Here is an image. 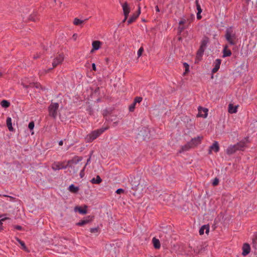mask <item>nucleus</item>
I'll return each mask as SVG.
<instances>
[{
  "instance_id": "obj_1",
  "label": "nucleus",
  "mask_w": 257,
  "mask_h": 257,
  "mask_svg": "<svg viewBox=\"0 0 257 257\" xmlns=\"http://www.w3.org/2000/svg\"><path fill=\"white\" fill-rule=\"evenodd\" d=\"M108 125L105 127H102L99 129L93 131L91 132L89 134L87 135L85 138V140L87 142L91 143L95 139L97 138L100 136L104 131L107 130L109 128Z\"/></svg>"
},
{
  "instance_id": "obj_2",
  "label": "nucleus",
  "mask_w": 257,
  "mask_h": 257,
  "mask_svg": "<svg viewBox=\"0 0 257 257\" xmlns=\"http://www.w3.org/2000/svg\"><path fill=\"white\" fill-rule=\"evenodd\" d=\"M225 37L229 44L231 45H235V40L236 39V37L235 34L233 33V29L232 27H229L226 29Z\"/></svg>"
},
{
  "instance_id": "obj_3",
  "label": "nucleus",
  "mask_w": 257,
  "mask_h": 257,
  "mask_svg": "<svg viewBox=\"0 0 257 257\" xmlns=\"http://www.w3.org/2000/svg\"><path fill=\"white\" fill-rule=\"evenodd\" d=\"M59 107V104L57 102H52L48 107L49 115L54 119L57 117Z\"/></svg>"
},
{
  "instance_id": "obj_4",
  "label": "nucleus",
  "mask_w": 257,
  "mask_h": 257,
  "mask_svg": "<svg viewBox=\"0 0 257 257\" xmlns=\"http://www.w3.org/2000/svg\"><path fill=\"white\" fill-rule=\"evenodd\" d=\"M121 7L123 10V14L124 16V19L122 20V22H125L128 17L129 14L131 12V8L127 2H124L121 4Z\"/></svg>"
},
{
  "instance_id": "obj_5",
  "label": "nucleus",
  "mask_w": 257,
  "mask_h": 257,
  "mask_svg": "<svg viewBox=\"0 0 257 257\" xmlns=\"http://www.w3.org/2000/svg\"><path fill=\"white\" fill-rule=\"evenodd\" d=\"M52 169L54 171H57L61 169H66L67 165L66 164V161H61V162H54L51 166Z\"/></svg>"
},
{
  "instance_id": "obj_6",
  "label": "nucleus",
  "mask_w": 257,
  "mask_h": 257,
  "mask_svg": "<svg viewBox=\"0 0 257 257\" xmlns=\"http://www.w3.org/2000/svg\"><path fill=\"white\" fill-rule=\"evenodd\" d=\"M64 59V55L61 53L57 55L53 59L52 62L53 69L58 65L62 64Z\"/></svg>"
},
{
  "instance_id": "obj_7",
  "label": "nucleus",
  "mask_w": 257,
  "mask_h": 257,
  "mask_svg": "<svg viewBox=\"0 0 257 257\" xmlns=\"http://www.w3.org/2000/svg\"><path fill=\"white\" fill-rule=\"evenodd\" d=\"M141 13V7H138V10L134 13L128 19L127 23V25H130L133 23L135 22L136 20L138 18Z\"/></svg>"
},
{
  "instance_id": "obj_8",
  "label": "nucleus",
  "mask_w": 257,
  "mask_h": 257,
  "mask_svg": "<svg viewBox=\"0 0 257 257\" xmlns=\"http://www.w3.org/2000/svg\"><path fill=\"white\" fill-rule=\"evenodd\" d=\"M248 143V139H245L243 140L240 141L236 144H235V147L237 151H243L246 147V144Z\"/></svg>"
},
{
  "instance_id": "obj_9",
  "label": "nucleus",
  "mask_w": 257,
  "mask_h": 257,
  "mask_svg": "<svg viewBox=\"0 0 257 257\" xmlns=\"http://www.w3.org/2000/svg\"><path fill=\"white\" fill-rule=\"evenodd\" d=\"M82 160L81 157L75 156L72 159L66 161L67 167H71L73 164H76Z\"/></svg>"
},
{
  "instance_id": "obj_10",
  "label": "nucleus",
  "mask_w": 257,
  "mask_h": 257,
  "mask_svg": "<svg viewBox=\"0 0 257 257\" xmlns=\"http://www.w3.org/2000/svg\"><path fill=\"white\" fill-rule=\"evenodd\" d=\"M202 139L203 137L198 136L197 137L192 139L189 143L192 148H194L201 143Z\"/></svg>"
},
{
  "instance_id": "obj_11",
  "label": "nucleus",
  "mask_w": 257,
  "mask_h": 257,
  "mask_svg": "<svg viewBox=\"0 0 257 257\" xmlns=\"http://www.w3.org/2000/svg\"><path fill=\"white\" fill-rule=\"evenodd\" d=\"M198 110V113L197 114V117H201L203 118L207 117L208 111V109L207 108L199 106Z\"/></svg>"
},
{
  "instance_id": "obj_12",
  "label": "nucleus",
  "mask_w": 257,
  "mask_h": 257,
  "mask_svg": "<svg viewBox=\"0 0 257 257\" xmlns=\"http://www.w3.org/2000/svg\"><path fill=\"white\" fill-rule=\"evenodd\" d=\"M242 255L243 256H246L250 252V245L247 243H244L243 244L242 247Z\"/></svg>"
},
{
  "instance_id": "obj_13",
  "label": "nucleus",
  "mask_w": 257,
  "mask_h": 257,
  "mask_svg": "<svg viewBox=\"0 0 257 257\" xmlns=\"http://www.w3.org/2000/svg\"><path fill=\"white\" fill-rule=\"evenodd\" d=\"M102 44V43L100 41L95 40L92 42V49L91 50V52L92 53L94 51L99 50Z\"/></svg>"
},
{
  "instance_id": "obj_14",
  "label": "nucleus",
  "mask_w": 257,
  "mask_h": 257,
  "mask_svg": "<svg viewBox=\"0 0 257 257\" xmlns=\"http://www.w3.org/2000/svg\"><path fill=\"white\" fill-rule=\"evenodd\" d=\"M217 153L219 151V146L217 142H215L209 148V154H211L212 151Z\"/></svg>"
},
{
  "instance_id": "obj_15",
  "label": "nucleus",
  "mask_w": 257,
  "mask_h": 257,
  "mask_svg": "<svg viewBox=\"0 0 257 257\" xmlns=\"http://www.w3.org/2000/svg\"><path fill=\"white\" fill-rule=\"evenodd\" d=\"M195 4L196 6V9L197 10V19L198 20H200L202 18V16H201V13L202 12L201 6L199 3V0L195 1Z\"/></svg>"
},
{
  "instance_id": "obj_16",
  "label": "nucleus",
  "mask_w": 257,
  "mask_h": 257,
  "mask_svg": "<svg viewBox=\"0 0 257 257\" xmlns=\"http://www.w3.org/2000/svg\"><path fill=\"white\" fill-rule=\"evenodd\" d=\"M221 60L220 59H217L215 61V65L214 68L212 70V72L213 73H216L219 69L220 66L221 64Z\"/></svg>"
},
{
  "instance_id": "obj_17",
  "label": "nucleus",
  "mask_w": 257,
  "mask_h": 257,
  "mask_svg": "<svg viewBox=\"0 0 257 257\" xmlns=\"http://www.w3.org/2000/svg\"><path fill=\"white\" fill-rule=\"evenodd\" d=\"M238 107V105L234 106L232 103L229 104L228 109V112L231 114L236 113Z\"/></svg>"
},
{
  "instance_id": "obj_18",
  "label": "nucleus",
  "mask_w": 257,
  "mask_h": 257,
  "mask_svg": "<svg viewBox=\"0 0 257 257\" xmlns=\"http://www.w3.org/2000/svg\"><path fill=\"white\" fill-rule=\"evenodd\" d=\"M191 149H192V147L189 142L186 144L181 147V149L179 151V153H181L184 152H186Z\"/></svg>"
},
{
  "instance_id": "obj_19",
  "label": "nucleus",
  "mask_w": 257,
  "mask_h": 257,
  "mask_svg": "<svg viewBox=\"0 0 257 257\" xmlns=\"http://www.w3.org/2000/svg\"><path fill=\"white\" fill-rule=\"evenodd\" d=\"M237 151L235 145L229 146L226 149V153L228 155H231Z\"/></svg>"
},
{
  "instance_id": "obj_20",
  "label": "nucleus",
  "mask_w": 257,
  "mask_h": 257,
  "mask_svg": "<svg viewBox=\"0 0 257 257\" xmlns=\"http://www.w3.org/2000/svg\"><path fill=\"white\" fill-rule=\"evenodd\" d=\"M231 55V51L228 48V46L225 45L223 49V57H226L230 56Z\"/></svg>"
},
{
  "instance_id": "obj_21",
  "label": "nucleus",
  "mask_w": 257,
  "mask_h": 257,
  "mask_svg": "<svg viewBox=\"0 0 257 257\" xmlns=\"http://www.w3.org/2000/svg\"><path fill=\"white\" fill-rule=\"evenodd\" d=\"M208 42H209V39L206 37H204L201 42V45H200V48L205 50V49L207 47V45L208 43Z\"/></svg>"
},
{
  "instance_id": "obj_22",
  "label": "nucleus",
  "mask_w": 257,
  "mask_h": 257,
  "mask_svg": "<svg viewBox=\"0 0 257 257\" xmlns=\"http://www.w3.org/2000/svg\"><path fill=\"white\" fill-rule=\"evenodd\" d=\"M205 230L206 233L208 234L209 232V227L207 225H204L200 228L199 232L200 235H203Z\"/></svg>"
},
{
  "instance_id": "obj_23",
  "label": "nucleus",
  "mask_w": 257,
  "mask_h": 257,
  "mask_svg": "<svg viewBox=\"0 0 257 257\" xmlns=\"http://www.w3.org/2000/svg\"><path fill=\"white\" fill-rule=\"evenodd\" d=\"M52 69H53V68H50L49 69H42L39 70L38 72V75L39 77H42L43 76L45 75L48 73H49Z\"/></svg>"
},
{
  "instance_id": "obj_24",
  "label": "nucleus",
  "mask_w": 257,
  "mask_h": 257,
  "mask_svg": "<svg viewBox=\"0 0 257 257\" xmlns=\"http://www.w3.org/2000/svg\"><path fill=\"white\" fill-rule=\"evenodd\" d=\"M152 242L154 247L156 249H159L161 247V244L160 240L156 237H153L152 239Z\"/></svg>"
},
{
  "instance_id": "obj_25",
  "label": "nucleus",
  "mask_w": 257,
  "mask_h": 257,
  "mask_svg": "<svg viewBox=\"0 0 257 257\" xmlns=\"http://www.w3.org/2000/svg\"><path fill=\"white\" fill-rule=\"evenodd\" d=\"M79 190L78 187L74 186L73 184L70 185L68 187V190L73 193H77Z\"/></svg>"
},
{
  "instance_id": "obj_26",
  "label": "nucleus",
  "mask_w": 257,
  "mask_h": 257,
  "mask_svg": "<svg viewBox=\"0 0 257 257\" xmlns=\"http://www.w3.org/2000/svg\"><path fill=\"white\" fill-rule=\"evenodd\" d=\"M6 122L9 130L11 132H13L14 128L12 125V118L10 117H7Z\"/></svg>"
},
{
  "instance_id": "obj_27",
  "label": "nucleus",
  "mask_w": 257,
  "mask_h": 257,
  "mask_svg": "<svg viewBox=\"0 0 257 257\" xmlns=\"http://www.w3.org/2000/svg\"><path fill=\"white\" fill-rule=\"evenodd\" d=\"M22 84L24 86V87H25L26 88H28L29 86H30V87L33 86V87H35L37 88H42V86L40 84V83H37V82L35 83L30 84L29 85H28L25 84L23 82H22Z\"/></svg>"
},
{
  "instance_id": "obj_28",
  "label": "nucleus",
  "mask_w": 257,
  "mask_h": 257,
  "mask_svg": "<svg viewBox=\"0 0 257 257\" xmlns=\"http://www.w3.org/2000/svg\"><path fill=\"white\" fill-rule=\"evenodd\" d=\"M102 182V179L99 176L97 175L96 178H93L90 182L93 184H99Z\"/></svg>"
},
{
  "instance_id": "obj_29",
  "label": "nucleus",
  "mask_w": 257,
  "mask_h": 257,
  "mask_svg": "<svg viewBox=\"0 0 257 257\" xmlns=\"http://www.w3.org/2000/svg\"><path fill=\"white\" fill-rule=\"evenodd\" d=\"M186 23H187V20H186L185 19H182L179 21V28L181 31H182L183 30H184L185 29V28L184 26H182V25H184Z\"/></svg>"
},
{
  "instance_id": "obj_30",
  "label": "nucleus",
  "mask_w": 257,
  "mask_h": 257,
  "mask_svg": "<svg viewBox=\"0 0 257 257\" xmlns=\"http://www.w3.org/2000/svg\"><path fill=\"white\" fill-rule=\"evenodd\" d=\"M85 208H82L81 207H76L75 209V210L78 211L79 213L85 214L87 213V210L86 209L87 207L85 206Z\"/></svg>"
},
{
  "instance_id": "obj_31",
  "label": "nucleus",
  "mask_w": 257,
  "mask_h": 257,
  "mask_svg": "<svg viewBox=\"0 0 257 257\" xmlns=\"http://www.w3.org/2000/svg\"><path fill=\"white\" fill-rule=\"evenodd\" d=\"M183 66H184V68H185V71L183 72V75L186 76L189 72V67H189V64L186 62L183 63Z\"/></svg>"
},
{
  "instance_id": "obj_32",
  "label": "nucleus",
  "mask_w": 257,
  "mask_h": 257,
  "mask_svg": "<svg viewBox=\"0 0 257 257\" xmlns=\"http://www.w3.org/2000/svg\"><path fill=\"white\" fill-rule=\"evenodd\" d=\"M1 105L3 108H7L10 106V102L7 100H3L1 102Z\"/></svg>"
},
{
  "instance_id": "obj_33",
  "label": "nucleus",
  "mask_w": 257,
  "mask_h": 257,
  "mask_svg": "<svg viewBox=\"0 0 257 257\" xmlns=\"http://www.w3.org/2000/svg\"><path fill=\"white\" fill-rule=\"evenodd\" d=\"M87 19L85 20H81L78 18H75L73 21V24L75 26L80 25L84 23V21H86Z\"/></svg>"
},
{
  "instance_id": "obj_34",
  "label": "nucleus",
  "mask_w": 257,
  "mask_h": 257,
  "mask_svg": "<svg viewBox=\"0 0 257 257\" xmlns=\"http://www.w3.org/2000/svg\"><path fill=\"white\" fill-rule=\"evenodd\" d=\"M204 51L205 49L199 48L196 54V57L197 58H201L204 54Z\"/></svg>"
},
{
  "instance_id": "obj_35",
  "label": "nucleus",
  "mask_w": 257,
  "mask_h": 257,
  "mask_svg": "<svg viewBox=\"0 0 257 257\" xmlns=\"http://www.w3.org/2000/svg\"><path fill=\"white\" fill-rule=\"evenodd\" d=\"M252 246L256 248L257 246V234H254L252 238Z\"/></svg>"
},
{
  "instance_id": "obj_36",
  "label": "nucleus",
  "mask_w": 257,
  "mask_h": 257,
  "mask_svg": "<svg viewBox=\"0 0 257 257\" xmlns=\"http://www.w3.org/2000/svg\"><path fill=\"white\" fill-rule=\"evenodd\" d=\"M93 219H94V216H88L84 219V220L85 221V222L86 224H88V223L92 222L93 220Z\"/></svg>"
},
{
  "instance_id": "obj_37",
  "label": "nucleus",
  "mask_w": 257,
  "mask_h": 257,
  "mask_svg": "<svg viewBox=\"0 0 257 257\" xmlns=\"http://www.w3.org/2000/svg\"><path fill=\"white\" fill-rule=\"evenodd\" d=\"M17 240L18 241V242L22 246V249H24V250H27V247H26V246L25 245V242L23 241H22L21 239H20L19 238H17Z\"/></svg>"
},
{
  "instance_id": "obj_38",
  "label": "nucleus",
  "mask_w": 257,
  "mask_h": 257,
  "mask_svg": "<svg viewBox=\"0 0 257 257\" xmlns=\"http://www.w3.org/2000/svg\"><path fill=\"white\" fill-rule=\"evenodd\" d=\"M87 164V163H86L85 164V165L84 166L83 168L80 172L79 176H80L81 178H82L84 176V175H85L84 171H85V167H86Z\"/></svg>"
},
{
  "instance_id": "obj_39",
  "label": "nucleus",
  "mask_w": 257,
  "mask_h": 257,
  "mask_svg": "<svg viewBox=\"0 0 257 257\" xmlns=\"http://www.w3.org/2000/svg\"><path fill=\"white\" fill-rule=\"evenodd\" d=\"M194 15L193 14H191L190 18L187 19V22H188L189 24H190L194 21Z\"/></svg>"
},
{
  "instance_id": "obj_40",
  "label": "nucleus",
  "mask_w": 257,
  "mask_h": 257,
  "mask_svg": "<svg viewBox=\"0 0 257 257\" xmlns=\"http://www.w3.org/2000/svg\"><path fill=\"white\" fill-rule=\"evenodd\" d=\"M136 104L134 102L132 104H131L130 106H129V111L130 112H134V110H135V107H136Z\"/></svg>"
},
{
  "instance_id": "obj_41",
  "label": "nucleus",
  "mask_w": 257,
  "mask_h": 257,
  "mask_svg": "<svg viewBox=\"0 0 257 257\" xmlns=\"http://www.w3.org/2000/svg\"><path fill=\"white\" fill-rule=\"evenodd\" d=\"M142 100L143 98L142 97L137 96L135 98L134 102L136 104H137V103H140Z\"/></svg>"
},
{
  "instance_id": "obj_42",
  "label": "nucleus",
  "mask_w": 257,
  "mask_h": 257,
  "mask_svg": "<svg viewBox=\"0 0 257 257\" xmlns=\"http://www.w3.org/2000/svg\"><path fill=\"white\" fill-rule=\"evenodd\" d=\"M144 48L143 47H141L139 48V49L138 51V53H137L138 57H140L142 56V53L144 52Z\"/></svg>"
},
{
  "instance_id": "obj_43",
  "label": "nucleus",
  "mask_w": 257,
  "mask_h": 257,
  "mask_svg": "<svg viewBox=\"0 0 257 257\" xmlns=\"http://www.w3.org/2000/svg\"><path fill=\"white\" fill-rule=\"evenodd\" d=\"M9 219V218H8V217H4V218H2L0 220V231L3 229V228H2L3 224V222L7 219Z\"/></svg>"
},
{
  "instance_id": "obj_44",
  "label": "nucleus",
  "mask_w": 257,
  "mask_h": 257,
  "mask_svg": "<svg viewBox=\"0 0 257 257\" xmlns=\"http://www.w3.org/2000/svg\"><path fill=\"white\" fill-rule=\"evenodd\" d=\"M86 224L85 222V221L83 220H80V221H79L78 222L76 223V225L77 226H82L84 225H85Z\"/></svg>"
},
{
  "instance_id": "obj_45",
  "label": "nucleus",
  "mask_w": 257,
  "mask_h": 257,
  "mask_svg": "<svg viewBox=\"0 0 257 257\" xmlns=\"http://www.w3.org/2000/svg\"><path fill=\"white\" fill-rule=\"evenodd\" d=\"M98 230H99L98 227L91 228L90 229V231L92 233H97L98 232Z\"/></svg>"
},
{
  "instance_id": "obj_46",
  "label": "nucleus",
  "mask_w": 257,
  "mask_h": 257,
  "mask_svg": "<svg viewBox=\"0 0 257 257\" xmlns=\"http://www.w3.org/2000/svg\"><path fill=\"white\" fill-rule=\"evenodd\" d=\"M34 126H35V123H34V122L33 121H31L29 123V125H28V127H29V129L31 130H33L34 129Z\"/></svg>"
},
{
  "instance_id": "obj_47",
  "label": "nucleus",
  "mask_w": 257,
  "mask_h": 257,
  "mask_svg": "<svg viewBox=\"0 0 257 257\" xmlns=\"http://www.w3.org/2000/svg\"><path fill=\"white\" fill-rule=\"evenodd\" d=\"M218 183H219L218 179H217V178H215L212 182V185L214 186H215L217 185L218 184Z\"/></svg>"
},
{
  "instance_id": "obj_48",
  "label": "nucleus",
  "mask_w": 257,
  "mask_h": 257,
  "mask_svg": "<svg viewBox=\"0 0 257 257\" xmlns=\"http://www.w3.org/2000/svg\"><path fill=\"white\" fill-rule=\"evenodd\" d=\"M123 192H124V190L121 188L118 189L116 191V193H117V194H120V193H122Z\"/></svg>"
},
{
  "instance_id": "obj_49",
  "label": "nucleus",
  "mask_w": 257,
  "mask_h": 257,
  "mask_svg": "<svg viewBox=\"0 0 257 257\" xmlns=\"http://www.w3.org/2000/svg\"><path fill=\"white\" fill-rule=\"evenodd\" d=\"M15 228L18 230H21L22 229V227L20 225H16L15 226Z\"/></svg>"
},
{
  "instance_id": "obj_50",
  "label": "nucleus",
  "mask_w": 257,
  "mask_h": 257,
  "mask_svg": "<svg viewBox=\"0 0 257 257\" xmlns=\"http://www.w3.org/2000/svg\"><path fill=\"white\" fill-rule=\"evenodd\" d=\"M92 70L94 71H96V65L94 63H92Z\"/></svg>"
},
{
  "instance_id": "obj_51",
  "label": "nucleus",
  "mask_w": 257,
  "mask_h": 257,
  "mask_svg": "<svg viewBox=\"0 0 257 257\" xmlns=\"http://www.w3.org/2000/svg\"><path fill=\"white\" fill-rule=\"evenodd\" d=\"M155 10H156V11L157 12H160V9H159V7H158V6H156L155 7Z\"/></svg>"
},
{
  "instance_id": "obj_52",
  "label": "nucleus",
  "mask_w": 257,
  "mask_h": 257,
  "mask_svg": "<svg viewBox=\"0 0 257 257\" xmlns=\"http://www.w3.org/2000/svg\"><path fill=\"white\" fill-rule=\"evenodd\" d=\"M63 145V141H59V146H62Z\"/></svg>"
},
{
  "instance_id": "obj_53",
  "label": "nucleus",
  "mask_w": 257,
  "mask_h": 257,
  "mask_svg": "<svg viewBox=\"0 0 257 257\" xmlns=\"http://www.w3.org/2000/svg\"><path fill=\"white\" fill-rule=\"evenodd\" d=\"M117 124V122H113V125H114V126H115V125H116Z\"/></svg>"
},
{
  "instance_id": "obj_54",
  "label": "nucleus",
  "mask_w": 257,
  "mask_h": 257,
  "mask_svg": "<svg viewBox=\"0 0 257 257\" xmlns=\"http://www.w3.org/2000/svg\"><path fill=\"white\" fill-rule=\"evenodd\" d=\"M39 56H34V58L35 59L38 58H39Z\"/></svg>"
},
{
  "instance_id": "obj_55",
  "label": "nucleus",
  "mask_w": 257,
  "mask_h": 257,
  "mask_svg": "<svg viewBox=\"0 0 257 257\" xmlns=\"http://www.w3.org/2000/svg\"><path fill=\"white\" fill-rule=\"evenodd\" d=\"M5 214H3V215H0V218H1L2 217L5 216Z\"/></svg>"
},
{
  "instance_id": "obj_56",
  "label": "nucleus",
  "mask_w": 257,
  "mask_h": 257,
  "mask_svg": "<svg viewBox=\"0 0 257 257\" xmlns=\"http://www.w3.org/2000/svg\"><path fill=\"white\" fill-rule=\"evenodd\" d=\"M3 73L2 72H0V77L2 76Z\"/></svg>"
},
{
  "instance_id": "obj_57",
  "label": "nucleus",
  "mask_w": 257,
  "mask_h": 257,
  "mask_svg": "<svg viewBox=\"0 0 257 257\" xmlns=\"http://www.w3.org/2000/svg\"><path fill=\"white\" fill-rule=\"evenodd\" d=\"M89 160H90V158L87 160V163L89 161Z\"/></svg>"
}]
</instances>
